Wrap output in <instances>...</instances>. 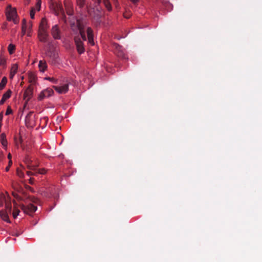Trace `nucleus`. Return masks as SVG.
I'll list each match as a JSON object with an SVG mask.
<instances>
[{"mask_svg": "<svg viewBox=\"0 0 262 262\" xmlns=\"http://www.w3.org/2000/svg\"><path fill=\"white\" fill-rule=\"evenodd\" d=\"M113 47L114 48V52L115 54L120 58L122 59H126V55L124 52V49L122 47L119 45L117 43H114L113 45Z\"/></svg>", "mask_w": 262, "mask_h": 262, "instance_id": "f257e3e1", "label": "nucleus"}, {"mask_svg": "<svg viewBox=\"0 0 262 262\" xmlns=\"http://www.w3.org/2000/svg\"><path fill=\"white\" fill-rule=\"evenodd\" d=\"M6 14L8 20L14 19L16 16V10L12 8L11 5H9L6 9Z\"/></svg>", "mask_w": 262, "mask_h": 262, "instance_id": "f03ea898", "label": "nucleus"}, {"mask_svg": "<svg viewBox=\"0 0 262 262\" xmlns=\"http://www.w3.org/2000/svg\"><path fill=\"white\" fill-rule=\"evenodd\" d=\"M74 41L78 53L79 54L83 53L84 51V48L83 47V42L81 40L79 35L74 37Z\"/></svg>", "mask_w": 262, "mask_h": 262, "instance_id": "7ed1b4c3", "label": "nucleus"}, {"mask_svg": "<svg viewBox=\"0 0 262 262\" xmlns=\"http://www.w3.org/2000/svg\"><path fill=\"white\" fill-rule=\"evenodd\" d=\"M54 93V91L50 88H47L43 90L39 95L38 99L42 100L45 98H47L51 96Z\"/></svg>", "mask_w": 262, "mask_h": 262, "instance_id": "20e7f679", "label": "nucleus"}, {"mask_svg": "<svg viewBox=\"0 0 262 262\" xmlns=\"http://www.w3.org/2000/svg\"><path fill=\"white\" fill-rule=\"evenodd\" d=\"M77 31H79V33L81 36V37L82 38L83 40H86V37L85 34V32L84 30V26L82 24L81 21L79 19L77 20Z\"/></svg>", "mask_w": 262, "mask_h": 262, "instance_id": "39448f33", "label": "nucleus"}, {"mask_svg": "<svg viewBox=\"0 0 262 262\" xmlns=\"http://www.w3.org/2000/svg\"><path fill=\"white\" fill-rule=\"evenodd\" d=\"M37 207L32 204H29L27 206L22 205L21 209L24 211L25 213H33L37 210Z\"/></svg>", "mask_w": 262, "mask_h": 262, "instance_id": "423d86ee", "label": "nucleus"}, {"mask_svg": "<svg viewBox=\"0 0 262 262\" xmlns=\"http://www.w3.org/2000/svg\"><path fill=\"white\" fill-rule=\"evenodd\" d=\"M51 33L55 39H60L61 38L60 30L57 25H55L52 27Z\"/></svg>", "mask_w": 262, "mask_h": 262, "instance_id": "0eeeda50", "label": "nucleus"}, {"mask_svg": "<svg viewBox=\"0 0 262 262\" xmlns=\"http://www.w3.org/2000/svg\"><path fill=\"white\" fill-rule=\"evenodd\" d=\"M28 168L30 170H32L33 173H35V176H36L38 174H45L47 171L45 168H37V166L34 165H28Z\"/></svg>", "mask_w": 262, "mask_h": 262, "instance_id": "6e6552de", "label": "nucleus"}, {"mask_svg": "<svg viewBox=\"0 0 262 262\" xmlns=\"http://www.w3.org/2000/svg\"><path fill=\"white\" fill-rule=\"evenodd\" d=\"M55 91L59 94H65L69 90V84L68 83L64 84L61 86H53V87Z\"/></svg>", "mask_w": 262, "mask_h": 262, "instance_id": "1a4fd4ad", "label": "nucleus"}, {"mask_svg": "<svg viewBox=\"0 0 262 262\" xmlns=\"http://www.w3.org/2000/svg\"><path fill=\"white\" fill-rule=\"evenodd\" d=\"M49 35L47 31L39 30L38 31V38L40 41L46 42L48 41V37Z\"/></svg>", "mask_w": 262, "mask_h": 262, "instance_id": "9d476101", "label": "nucleus"}, {"mask_svg": "<svg viewBox=\"0 0 262 262\" xmlns=\"http://www.w3.org/2000/svg\"><path fill=\"white\" fill-rule=\"evenodd\" d=\"M33 114V112H30L26 116L25 123L27 126H32L33 125V118L32 115Z\"/></svg>", "mask_w": 262, "mask_h": 262, "instance_id": "9b49d317", "label": "nucleus"}, {"mask_svg": "<svg viewBox=\"0 0 262 262\" xmlns=\"http://www.w3.org/2000/svg\"><path fill=\"white\" fill-rule=\"evenodd\" d=\"M33 95V88L31 85H29L24 94V97L27 101H29L32 97Z\"/></svg>", "mask_w": 262, "mask_h": 262, "instance_id": "f8f14e48", "label": "nucleus"}, {"mask_svg": "<svg viewBox=\"0 0 262 262\" xmlns=\"http://www.w3.org/2000/svg\"><path fill=\"white\" fill-rule=\"evenodd\" d=\"M47 55L49 56L53 61H56L58 57L57 53L53 50L50 49L47 52Z\"/></svg>", "mask_w": 262, "mask_h": 262, "instance_id": "ddd939ff", "label": "nucleus"}, {"mask_svg": "<svg viewBox=\"0 0 262 262\" xmlns=\"http://www.w3.org/2000/svg\"><path fill=\"white\" fill-rule=\"evenodd\" d=\"M12 92L10 90H8L5 94H3L2 98L0 100V104H3L5 102L9 99L11 95Z\"/></svg>", "mask_w": 262, "mask_h": 262, "instance_id": "4468645a", "label": "nucleus"}, {"mask_svg": "<svg viewBox=\"0 0 262 262\" xmlns=\"http://www.w3.org/2000/svg\"><path fill=\"white\" fill-rule=\"evenodd\" d=\"M87 35L88 39L90 43L92 45H94V39H93V30L91 28H88L87 29Z\"/></svg>", "mask_w": 262, "mask_h": 262, "instance_id": "2eb2a0df", "label": "nucleus"}, {"mask_svg": "<svg viewBox=\"0 0 262 262\" xmlns=\"http://www.w3.org/2000/svg\"><path fill=\"white\" fill-rule=\"evenodd\" d=\"M0 216L3 221L7 223L10 222V220L9 219L8 212H7V211H5L4 210H1L0 211Z\"/></svg>", "mask_w": 262, "mask_h": 262, "instance_id": "dca6fc26", "label": "nucleus"}, {"mask_svg": "<svg viewBox=\"0 0 262 262\" xmlns=\"http://www.w3.org/2000/svg\"><path fill=\"white\" fill-rule=\"evenodd\" d=\"M47 23L45 18H42L39 25V30L47 31Z\"/></svg>", "mask_w": 262, "mask_h": 262, "instance_id": "f3484780", "label": "nucleus"}, {"mask_svg": "<svg viewBox=\"0 0 262 262\" xmlns=\"http://www.w3.org/2000/svg\"><path fill=\"white\" fill-rule=\"evenodd\" d=\"M38 67L41 72H45L47 68V65L46 62L43 60H40L39 64H38Z\"/></svg>", "mask_w": 262, "mask_h": 262, "instance_id": "a211bd4d", "label": "nucleus"}, {"mask_svg": "<svg viewBox=\"0 0 262 262\" xmlns=\"http://www.w3.org/2000/svg\"><path fill=\"white\" fill-rule=\"evenodd\" d=\"M18 69V66L16 64H14L12 66L11 69V72L10 74V77L11 78H13V76L16 73Z\"/></svg>", "mask_w": 262, "mask_h": 262, "instance_id": "6ab92c4d", "label": "nucleus"}, {"mask_svg": "<svg viewBox=\"0 0 262 262\" xmlns=\"http://www.w3.org/2000/svg\"><path fill=\"white\" fill-rule=\"evenodd\" d=\"M0 141L4 147H6L7 146V141L5 134L2 133L1 135Z\"/></svg>", "mask_w": 262, "mask_h": 262, "instance_id": "aec40b11", "label": "nucleus"}, {"mask_svg": "<svg viewBox=\"0 0 262 262\" xmlns=\"http://www.w3.org/2000/svg\"><path fill=\"white\" fill-rule=\"evenodd\" d=\"M7 82V78L4 77L0 82V91L2 90L6 86Z\"/></svg>", "mask_w": 262, "mask_h": 262, "instance_id": "412c9836", "label": "nucleus"}, {"mask_svg": "<svg viewBox=\"0 0 262 262\" xmlns=\"http://www.w3.org/2000/svg\"><path fill=\"white\" fill-rule=\"evenodd\" d=\"M22 32L23 34H25L27 32V21L25 19H24L22 21V27H21Z\"/></svg>", "mask_w": 262, "mask_h": 262, "instance_id": "4be33fe9", "label": "nucleus"}, {"mask_svg": "<svg viewBox=\"0 0 262 262\" xmlns=\"http://www.w3.org/2000/svg\"><path fill=\"white\" fill-rule=\"evenodd\" d=\"M103 4L105 5L106 8L108 11H111L112 10V6H111V4L109 0H103Z\"/></svg>", "mask_w": 262, "mask_h": 262, "instance_id": "5701e85b", "label": "nucleus"}, {"mask_svg": "<svg viewBox=\"0 0 262 262\" xmlns=\"http://www.w3.org/2000/svg\"><path fill=\"white\" fill-rule=\"evenodd\" d=\"M8 50L9 52V54H12L15 50V45H14L13 44H10L8 47Z\"/></svg>", "mask_w": 262, "mask_h": 262, "instance_id": "b1692460", "label": "nucleus"}, {"mask_svg": "<svg viewBox=\"0 0 262 262\" xmlns=\"http://www.w3.org/2000/svg\"><path fill=\"white\" fill-rule=\"evenodd\" d=\"M29 82L32 83H34L35 82L36 77L34 74L30 73L29 75Z\"/></svg>", "mask_w": 262, "mask_h": 262, "instance_id": "393cba45", "label": "nucleus"}, {"mask_svg": "<svg viewBox=\"0 0 262 262\" xmlns=\"http://www.w3.org/2000/svg\"><path fill=\"white\" fill-rule=\"evenodd\" d=\"M5 208H6V210L5 211H7V212L10 213L11 211V204L10 203H6V204H5Z\"/></svg>", "mask_w": 262, "mask_h": 262, "instance_id": "a878e982", "label": "nucleus"}, {"mask_svg": "<svg viewBox=\"0 0 262 262\" xmlns=\"http://www.w3.org/2000/svg\"><path fill=\"white\" fill-rule=\"evenodd\" d=\"M19 212H20V211L19 210V209H18L17 208L14 209L12 214H13V216L14 219H15L17 216Z\"/></svg>", "mask_w": 262, "mask_h": 262, "instance_id": "bb28decb", "label": "nucleus"}, {"mask_svg": "<svg viewBox=\"0 0 262 262\" xmlns=\"http://www.w3.org/2000/svg\"><path fill=\"white\" fill-rule=\"evenodd\" d=\"M85 0H77V5L80 8H82L84 6Z\"/></svg>", "mask_w": 262, "mask_h": 262, "instance_id": "cd10ccee", "label": "nucleus"}, {"mask_svg": "<svg viewBox=\"0 0 262 262\" xmlns=\"http://www.w3.org/2000/svg\"><path fill=\"white\" fill-rule=\"evenodd\" d=\"M6 64V59L2 55L0 56V65L5 66Z\"/></svg>", "mask_w": 262, "mask_h": 262, "instance_id": "c85d7f7f", "label": "nucleus"}, {"mask_svg": "<svg viewBox=\"0 0 262 262\" xmlns=\"http://www.w3.org/2000/svg\"><path fill=\"white\" fill-rule=\"evenodd\" d=\"M17 175L20 178H23L24 177V172L18 168L16 170Z\"/></svg>", "mask_w": 262, "mask_h": 262, "instance_id": "c756f323", "label": "nucleus"}, {"mask_svg": "<svg viewBox=\"0 0 262 262\" xmlns=\"http://www.w3.org/2000/svg\"><path fill=\"white\" fill-rule=\"evenodd\" d=\"M56 8H57V9L58 11L60 12H63V8H62V7L61 6V5L60 4H57L56 5Z\"/></svg>", "mask_w": 262, "mask_h": 262, "instance_id": "7c9ffc66", "label": "nucleus"}, {"mask_svg": "<svg viewBox=\"0 0 262 262\" xmlns=\"http://www.w3.org/2000/svg\"><path fill=\"white\" fill-rule=\"evenodd\" d=\"M46 79L48 80H50V81H51L54 83H57V79H55L53 77H47Z\"/></svg>", "mask_w": 262, "mask_h": 262, "instance_id": "2f4dec72", "label": "nucleus"}, {"mask_svg": "<svg viewBox=\"0 0 262 262\" xmlns=\"http://www.w3.org/2000/svg\"><path fill=\"white\" fill-rule=\"evenodd\" d=\"M41 6V1L38 0L36 4V8L38 11H39Z\"/></svg>", "mask_w": 262, "mask_h": 262, "instance_id": "473e14b6", "label": "nucleus"}, {"mask_svg": "<svg viewBox=\"0 0 262 262\" xmlns=\"http://www.w3.org/2000/svg\"><path fill=\"white\" fill-rule=\"evenodd\" d=\"M12 165V161L11 160L9 161V163L8 166H7L5 168L6 171H8L9 170L10 167Z\"/></svg>", "mask_w": 262, "mask_h": 262, "instance_id": "72a5a7b5", "label": "nucleus"}, {"mask_svg": "<svg viewBox=\"0 0 262 262\" xmlns=\"http://www.w3.org/2000/svg\"><path fill=\"white\" fill-rule=\"evenodd\" d=\"M12 113V110L10 106H8L6 112V115H9Z\"/></svg>", "mask_w": 262, "mask_h": 262, "instance_id": "f704fd0d", "label": "nucleus"}, {"mask_svg": "<svg viewBox=\"0 0 262 262\" xmlns=\"http://www.w3.org/2000/svg\"><path fill=\"white\" fill-rule=\"evenodd\" d=\"M34 15H35V11L34 9H32L30 11V17L32 19L34 18Z\"/></svg>", "mask_w": 262, "mask_h": 262, "instance_id": "c9c22d12", "label": "nucleus"}, {"mask_svg": "<svg viewBox=\"0 0 262 262\" xmlns=\"http://www.w3.org/2000/svg\"><path fill=\"white\" fill-rule=\"evenodd\" d=\"M26 173H27V174L28 176H35V173H33V171L32 170H30L29 171H26Z\"/></svg>", "mask_w": 262, "mask_h": 262, "instance_id": "e433bc0d", "label": "nucleus"}, {"mask_svg": "<svg viewBox=\"0 0 262 262\" xmlns=\"http://www.w3.org/2000/svg\"><path fill=\"white\" fill-rule=\"evenodd\" d=\"M134 4H137L139 2V0H130Z\"/></svg>", "mask_w": 262, "mask_h": 262, "instance_id": "4c0bfd02", "label": "nucleus"}, {"mask_svg": "<svg viewBox=\"0 0 262 262\" xmlns=\"http://www.w3.org/2000/svg\"><path fill=\"white\" fill-rule=\"evenodd\" d=\"M134 4H137L139 2V0H130Z\"/></svg>", "mask_w": 262, "mask_h": 262, "instance_id": "58836bf2", "label": "nucleus"}, {"mask_svg": "<svg viewBox=\"0 0 262 262\" xmlns=\"http://www.w3.org/2000/svg\"><path fill=\"white\" fill-rule=\"evenodd\" d=\"M33 181H34V179L33 178H30V179H29V183L30 184H33Z\"/></svg>", "mask_w": 262, "mask_h": 262, "instance_id": "ea45409f", "label": "nucleus"}, {"mask_svg": "<svg viewBox=\"0 0 262 262\" xmlns=\"http://www.w3.org/2000/svg\"><path fill=\"white\" fill-rule=\"evenodd\" d=\"M4 155L2 152H0V162L2 160Z\"/></svg>", "mask_w": 262, "mask_h": 262, "instance_id": "a19ab883", "label": "nucleus"}, {"mask_svg": "<svg viewBox=\"0 0 262 262\" xmlns=\"http://www.w3.org/2000/svg\"><path fill=\"white\" fill-rule=\"evenodd\" d=\"M124 16L125 18H129V17H130V15H129V14L127 15V14H124Z\"/></svg>", "mask_w": 262, "mask_h": 262, "instance_id": "79ce46f5", "label": "nucleus"}, {"mask_svg": "<svg viewBox=\"0 0 262 262\" xmlns=\"http://www.w3.org/2000/svg\"><path fill=\"white\" fill-rule=\"evenodd\" d=\"M11 158H12L11 155L9 153L8 155V158L9 159V160H11Z\"/></svg>", "mask_w": 262, "mask_h": 262, "instance_id": "37998d69", "label": "nucleus"}, {"mask_svg": "<svg viewBox=\"0 0 262 262\" xmlns=\"http://www.w3.org/2000/svg\"><path fill=\"white\" fill-rule=\"evenodd\" d=\"M95 2L97 3L98 4H99L101 3V0H95Z\"/></svg>", "mask_w": 262, "mask_h": 262, "instance_id": "c03bdc74", "label": "nucleus"}, {"mask_svg": "<svg viewBox=\"0 0 262 262\" xmlns=\"http://www.w3.org/2000/svg\"><path fill=\"white\" fill-rule=\"evenodd\" d=\"M3 205V203H2V202H1V204H0V206H2Z\"/></svg>", "mask_w": 262, "mask_h": 262, "instance_id": "a18cd8bd", "label": "nucleus"}, {"mask_svg": "<svg viewBox=\"0 0 262 262\" xmlns=\"http://www.w3.org/2000/svg\"><path fill=\"white\" fill-rule=\"evenodd\" d=\"M31 28V25H30V27H29V29H30Z\"/></svg>", "mask_w": 262, "mask_h": 262, "instance_id": "49530a36", "label": "nucleus"}, {"mask_svg": "<svg viewBox=\"0 0 262 262\" xmlns=\"http://www.w3.org/2000/svg\"><path fill=\"white\" fill-rule=\"evenodd\" d=\"M67 13L69 14V15H71V13H69V12H67Z\"/></svg>", "mask_w": 262, "mask_h": 262, "instance_id": "de8ad7c7", "label": "nucleus"}]
</instances>
